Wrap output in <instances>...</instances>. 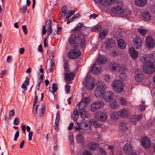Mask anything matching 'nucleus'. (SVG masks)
<instances>
[{
	"mask_svg": "<svg viewBox=\"0 0 155 155\" xmlns=\"http://www.w3.org/2000/svg\"><path fill=\"white\" fill-rule=\"evenodd\" d=\"M97 143L94 142H91L88 144V148L91 150H95L97 147Z\"/></svg>",
	"mask_w": 155,
	"mask_h": 155,
	"instance_id": "obj_27",
	"label": "nucleus"
},
{
	"mask_svg": "<svg viewBox=\"0 0 155 155\" xmlns=\"http://www.w3.org/2000/svg\"><path fill=\"white\" fill-rule=\"evenodd\" d=\"M105 44L106 48L109 50L110 48L114 46V42L112 39L108 38L106 41Z\"/></svg>",
	"mask_w": 155,
	"mask_h": 155,
	"instance_id": "obj_18",
	"label": "nucleus"
},
{
	"mask_svg": "<svg viewBox=\"0 0 155 155\" xmlns=\"http://www.w3.org/2000/svg\"><path fill=\"white\" fill-rule=\"evenodd\" d=\"M69 64L68 61H65L64 63V71L66 72H69Z\"/></svg>",
	"mask_w": 155,
	"mask_h": 155,
	"instance_id": "obj_40",
	"label": "nucleus"
},
{
	"mask_svg": "<svg viewBox=\"0 0 155 155\" xmlns=\"http://www.w3.org/2000/svg\"><path fill=\"white\" fill-rule=\"evenodd\" d=\"M84 27L83 23H79L78 24L77 27H75L73 31V34H81L80 32L81 30V28Z\"/></svg>",
	"mask_w": 155,
	"mask_h": 155,
	"instance_id": "obj_16",
	"label": "nucleus"
},
{
	"mask_svg": "<svg viewBox=\"0 0 155 155\" xmlns=\"http://www.w3.org/2000/svg\"><path fill=\"white\" fill-rule=\"evenodd\" d=\"M142 117L141 115H135L132 116L131 118L130 121L132 124L134 125H135L137 122Z\"/></svg>",
	"mask_w": 155,
	"mask_h": 155,
	"instance_id": "obj_21",
	"label": "nucleus"
},
{
	"mask_svg": "<svg viewBox=\"0 0 155 155\" xmlns=\"http://www.w3.org/2000/svg\"><path fill=\"white\" fill-rule=\"evenodd\" d=\"M147 0H135V5L139 6H143L147 3Z\"/></svg>",
	"mask_w": 155,
	"mask_h": 155,
	"instance_id": "obj_23",
	"label": "nucleus"
},
{
	"mask_svg": "<svg viewBox=\"0 0 155 155\" xmlns=\"http://www.w3.org/2000/svg\"><path fill=\"white\" fill-rule=\"evenodd\" d=\"M45 105L42 104L41 108L39 110V115L40 117L44 116L45 112Z\"/></svg>",
	"mask_w": 155,
	"mask_h": 155,
	"instance_id": "obj_34",
	"label": "nucleus"
},
{
	"mask_svg": "<svg viewBox=\"0 0 155 155\" xmlns=\"http://www.w3.org/2000/svg\"><path fill=\"white\" fill-rule=\"evenodd\" d=\"M27 10V7L26 5H22L20 8V10L21 13H25Z\"/></svg>",
	"mask_w": 155,
	"mask_h": 155,
	"instance_id": "obj_48",
	"label": "nucleus"
},
{
	"mask_svg": "<svg viewBox=\"0 0 155 155\" xmlns=\"http://www.w3.org/2000/svg\"><path fill=\"white\" fill-rule=\"evenodd\" d=\"M20 123V120L18 118H16L14 120V124L15 125H18Z\"/></svg>",
	"mask_w": 155,
	"mask_h": 155,
	"instance_id": "obj_56",
	"label": "nucleus"
},
{
	"mask_svg": "<svg viewBox=\"0 0 155 155\" xmlns=\"http://www.w3.org/2000/svg\"><path fill=\"white\" fill-rule=\"evenodd\" d=\"M74 125V124L73 123H70L68 127V129L70 130H72L73 127Z\"/></svg>",
	"mask_w": 155,
	"mask_h": 155,
	"instance_id": "obj_63",
	"label": "nucleus"
},
{
	"mask_svg": "<svg viewBox=\"0 0 155 155\" xmlns=\"http://www.w3.org/2000/svg\"><path fill=\"white\" fill-rule=\"evenodd\" d=\"M47 31L48 35H49L51 33L52 31L51 26L50 25L49 26H48Z\"/></svg>",
	"mask_w": 155,
	"mask_h": 155,
	"instance_id": "obj_54",
	"label": "nucleus"
},
{
	"mask_svg": "<svg viewBox=\"0 0 155 155\" xmlns=\"http://www.w3.org/2000/svg\"><path fill=\"white\" fill-rule=\"evenodd\" d=\"M104 96V99L107 102L111 101L113 99L114 95L112 91H107L105 92Z\"/></svg>",
	"mask_w": 155,
	"mask_h": 155,
	"instance_id": "obj_8",
	"label": "nucleus"
},
{
	"mask_svg": "<svg viewBox=\"0 0 155 155\" xmlns=\"http://www.w3.org/2000/svg\"><path fill=\"white\" fill-rule=\"evenodd\" d=\"M131 13V11L130 10L124 11V10L121 16H123L124 17L129 18L130 16Z\"/></svg>",
	"mask_w": 155,
	"mask_h": 155,
	"instance_id": "obj_33",
	"label": "nucleus"
},
{
	"mask_svg": "<svg viewBox=\"0 0 155 155\" xmlns=\"http://www.w3.org/2000/svg\"><path fill=\"white\" fill-rule=\"evenodd\" d=\"M76 139L77 141L79 143H82L83 141V136L80 134L77 135Z\"/></svg>",
	"mask_w": 155,
	"mask_h": 155,
	"instance_id": "obj_41",
	"label": "nucleus"
},
{
	"mask_svg": "<svg viewBox=\"0 0 155 155\" xmlns=\"http://www.w3.org/2000/svg\"><path fill=\"white\" fill-rule=\"evenodd\" d=\"M123 150L125 153L129 154L132 153L133 149L130 144L126 143L123 147Z\"/></svg>",
	"mask_w": 155,
	"mask_h": 155,
	"instance_id": "obj_19",
	"label": "nucleus"
},
{
	"mask_svg": "<svg viewBox=\"0 0 155 155\" xmlns=\"http://www.w3.org/2000/svg\"><path fill=\"white\" fill-rule=\"evenodd\" d=\"M23 30V31L25 35H26L28 33V30L26 28L25 26L24 25L22 27Z\"/></svg>",
	"mask_w": 155,
	"mask_h": 155,
	"instance_id": "obj_60",
	"label": "nucleus"
},
{
	"mask_svg": "<svg viewBox=\"0 0 155 155\" xmlns=\"http://www.w3.org/2000/svg\"><path fill=\"white\" fill-rule=\"evenodd\" d=\"M105 84L103 81H99L97 82L96 89L94 91V94L96 97L103 96L105 91Z\"/></svg>",
	"mask_w": 155,
	"mask_h": 155,
	"instance_id": "obj_2",
	"label": "nucleus"
},
{
	"mask_svg": "<svg viewBox=\"0 0 155 155\" xmlns=\"http://www.w3.org/2000/svg\"><path fill=\"white\" fill-rule=\"evenodd\" d=\"M50 62V67L48 71L49 72H51L53 71L54 68V61L52 59H51Z\"/></svg>",
	"mask_w": 155,
	"mask_h": 155,
	"instance_id": "obj_31",
	"label": "nucleus"
},
{
	"mask_svg": "<svg viewBox=\"0 0 155 155\" xmlns=\"http://www.w3.org/2000/svg\"><path fill=\"white\" fill-rule=\"evenodd\" d=\"M117 44L119 48L124 49L125 48L126 44L124 41L121 39H120L117 41Z\"/></svg>",
	"mask_w": 155,
	"mask_h": 155,
	"instance_id": "obj_24",
	"label": "nucleus"
},
{
	"mask_svg": "<svg viewBox=\"0 0 155 155\" xmlns=\"http://www.w3.org/2000/svg\"><path fill=\"white\" fill-rule=\"evenodd\" d=\"M120 68V64L114 61L111 62L109 65V68L110 69L113 71L119 70Z\"/></svg>",
	"mask_w": 155,
	"mask_h": 155,
	"instance_id": "obj_12",
	"label": "nucleus"
},
{
	"mask_svg": "<svg viewBox=\"0 0 155 155\" xmlns=\"http://www.w3.org/2000/svg\"><path fill=\"white\" fill-rule=\"evenodd\" d=\"M108 32L107 30H104L103 31L100 32L99 34V38L101 40L103 39L106 35L108 33Z\"/></svg>",
	"mask_w": 155,
	"mask_h": 155,
	"instance_id": "obj_32",
	"label": "nucleus"
},
{
	"mask_svg": "<svg viewBox=\"0 0 155 155\" xmlns=\"http://www.w3.org/2000/svg\"><path fill=\"white\" fill-rule=\"evenodd\" d=\"M117 0H94L95 3H98L100 7L103 6L112 5L115 3Z\"/></svg>",
	"mask_w": 155,
	"mask_h": 155,
	"instance_id": "obj_6",
	"label": "nucleus"
},
{
	"mask_svg": "<svg viewBox=\"0 0 155 155\" xmlns=\"http://www.w3.org/2000/svg\"><path fill=\"white\" fill-rule=\"evenodd\" d=\"M101 71V66L99 64H96L92 68L91 72L93 74H98Z\"/></svg>",
	"mask_w": 155,
	"mask_h": 155,
	"instance_id": "obj_15",
	"label": "nucleus"
},
{
	"mask_svg": "<svg viewBox=\"0 0 155 155\" xmlns=\"http://www.w3.org/2000/svg\"><path fill=\"white\" fill-rule=\"evenodd\" d=\"M79 113L81 117L84 119L88 118L89 116L88 112L85 109L79 110Z\"/></svg>",
	"mask_w": 155,
	"mask_h": 155,
	"instance_id": "obj_20",
	"label": "nucleus"
},
{
	"mask_svg": "<svg viewBox=\"0 0 155 155\" xmlns=\"http://www.w3.org/2000/svg\"><path fill=\"white\" fill-rule=\"evenodd\" d=\"M12 61V57L10 56H9L8 57L7 59V62L8 63H10Z\"/></svg>",
	"mask_w": 155,
	"mask_h": 155,
	"instance_id": "obj_59",
	"label": "nucleus"
},
{
	"mask_svg": "<svg viewBox=\"0 0 155 155\" xmlns=\"http://www.w3.org/2000/svg\"><path fill=\"white\" fill-rule=\"evenodd\" d=\"M70 86L67 84L65 85V89L66 92L67 93H69L70 92Z\"/></svg>",
	"mask_w": 155,
	"mask_h": 155,
	"instance_id": "obj_52",
	"label": "nucleus"
},
{
	"mask_svg": "<svg viewBox=\"0 0 155 155\" xmlns=\"http://www.w3.org/2000/svg\"><path fill=\"white\" fill-rule=\"evenodd\" d=\"M112 11L114 14H121V15L124 11L123 9L121 6H117L113 7L112 8Z\"/></svg>",
	"mask_w": 155,
	"mask_h": 155,
	"instance_id": "obj_11",
	"label": "nucleus"
},
{
	"mask_svg": "<svg viewBox=\"0 0 155 155\" xmlns=\"http://www.w3.org/2000/svg\"><path fill=\"white\" fill-rule=\"evenodd\" d=\"M52 88L53 90V92L51 91V92L53 94H54V93L56 92L57 90V88L56 87V84L55 83L53 84Z\"/></svg>",
	"mask_w": 155,
	"mask_h": 155,
	"instance_id": "obj_49",
	"label": "nucleus"
},
{
	"mask_svg": "<svg viewBox=\"0 0 155 155\" xmlns=\"http://www.w3.org/2000/svg\"><path fill=\"white\" fill-rule=\"evenodd\" d=\"M146 44L147 47L149 48H152L155 46V43L152 36H148L146 39Z\"/></svg>",
	"mask_w": 155,
	"mask_h": 155,
	"instance_id": "obj_9",
	"label": "nucleus"
},
{
	"mask_svg": "<svg viewBox=\"0 0 155 155\" xmlns=\"http://www.w3.org/2000/svg\"><path fill=\"white\" fill-rule=\"evenodd\" d=\"M83 155H92V154L89 150H86L83 152Z\"/></svg>",
	"mask_w": 155,
	"mask_h": 155,
	"instance_id": "obj_58",
	"label": "nucleus"
},
{
	"mask_svg": "<svg viewBox=\"0 0 155 155\" xmlns=\"http://www.w3.org/2000/svg\"><path fill=\"white\" fill-rule=\"evenodd\" d=\"M60 119V115L59 112L57 113L56 118L55 121V124H59V120Z\"/></svg>",
	"mask_w": 155,
	"mask_h": 155,
	"instance_id": "obj_47",
	"label": "nucleus"
},
{
	"mask_svg": "<svg viewBox=\"0 0 155 155\" xmlns=\"http://www.w3.org/2000/svg\"><path fill=\"white\" fill-rule=\"evenodd\" d=\"M141 143L143 146L146 148H149L151 145V143L149 139L145 137L142 138Z\"/></svg>",
	"mask_w": 155,
	"mask_h": 155,
	"instance_id": "obj_14",
	"label": "nucleus"
},
{
	"mask_svg": "<svg viewBox=\"0 0 155 155\" xmlns=\"http://www.w3.org/2000/svg\"><path fill=\"white\" fill-rule=\"evenodd\" d=\"M110 106L111 108L113 109H115L118 107L119 105L114 100L110 103Z\"/></svg>",
	"mask_w": 155,
	"mask_h": 155,
	"instance_id": "obj_35",
	"label": "nucleus"
},
{
	"mask_svg": "<svg viewBox=\"0 0 155 155\" xmlns=\"http://www.w3.org/2000/svg\"><path fill=\"white\" fill-rule=\"evenodd\" d=\"M86 88L88 90H90L92 89L94 86V84L93 82H90L86 84Z\"/></svg>",
	"mask_w": 155,
	"mask_h": 155,
	"instance_id": "obj_44",
	"label": "nucleus"
},
{
	"mask_svg": "<svg viewBox=\"0 0 155 155\" xmlns=\"http://www.w3.org/2000/svg\"><path fill=\"white\" fill-rule=\"evenodd\" d=\"M90 109L91 111L95 112L98 110V109L94 103H92L91 105Z\"/></svg>",
	"mask_w": 155,
	"mask_h": 155,
	"instance_id": "obj_43",
	"label": "nucleus"
},
{
	"mask_svg": "<svg viewBox=\"0 0 155 155\" xmlns=\"http://www.w3.org/2000/svg\"><path fill=\"white\" fill-rule=\"evenodd\" d=\"M127 76V75L126 73L123 72L121 73L119 76V79L120 80L122 81H125Z\"/></svg>",
	"mask_w": 155,
	"mask_h": 155,
	"instance_id": "obj_39",
	"label": "nucleus"
},
{
	"mask_svg": "<svg viewBox=\"0 0 155 155\" xmlns=\"http://www.w3.org/2000/svg\"><path fill=\"white\" fill-rule=\"evenodd\" d=\"M112 87L115 91L117 93H120L123 91L124 86L120 81L116 80L114 81Z\"/></svg>",
	"mask_w": 155,
	"mask_h": 155,
	"instance_id": "obj_3",
	"label": "nucleus"
},
{
	"mask_svg": "<svg viewBox=\"0 0 155 155\" xmlns=\"http://www.w3.org/2000/svg\"><path fill=\"white\" fill-rule=\"evenodd\" d=\"M38 100V96H35L34 97V100L33 102V106H35L37 103V101Z\"/></svg>",
	"mask_w": 155,
	"mask_h": 155,
	"instance_id": "obj_61",
	"label": "nucleus"
},
{
	"mask_svg": "<svg viewBox=\"0 0 155 155\" xmlns=\"http://www.w3.org/2000/svg\"><path fill=\"white\" fill-rule=\"evenodd\" d=\"M75 12V11L74 10L73 11L69 10L65 18L67 20L70 17L74 14Z\"/></svg>",
	"mask_w": 155,
	"mask_h": 155,
	"instance_id": "obj_42",
	"label": "nucleus"
},
{
	"mask_svg": "<svg viewBox=\"0 0 155 155\" xmlns=\"http://www.w3.org/2000/svg\"><path fill=\"white\" fill-rule=\"evenodd\" d=\"M113 38L117 39L121 37L120 33L119 31L114 32L113 35Z\"/></svg>",
	"mask_w": 155,
	"mask_h": 155,
	"instance_id": "obj_45",
	"label": "nucleus"
},
{
	"mask_svg": "<svg viewBox=\"0 0 155 155\" xmlns=\"http://www.w3.org/2000/svg\"><path fill=\"white\" fill-rule=\"evenodd\" d=\"M104 78L106 81L109 82L110 81V77L109 75H105L104 76Z\"/></svg>",
	"mask_w": 155,
	"mask_h": 155,
	"instance_id": "obj_55",
	"label": "nucleus"
},
{
	"mask_svg": "<svg viewBox=\"0 0 155 155\" xmlns=\"http://www.w3.org/2000/svg\"><path fill=\"white\" fill-rule=\"evenodd\" d=\"M79 114L78 113V110L75 109L72 115V119L74 121H76L78 118Z\"/></svg>",
	"mask_w": 155,
	"mask_h": 155,
	"instance_id": "obj_30",
	"label": "nucleus"
},
{
	"mask_svg": "<svg viewBox=\"0 0 155 155\" xmlns=\"http://www.w3.org/2000/svg\"><path fill=\"white\" fill-rule=\"evenodd\" d=\"M81 126L82 128L84 130H86L90 127L91 124L89 120H85L84 119L80 123Z\"/></svg>",
	"mask_w": 155,
	"mask_h": 155,
	"instance_id": "obj_13",
	"label": "nucleus"
},
{
	"mask_svg": "<svg viewBox=\"0 0 155 155\" xmlns=\"http://www.w3.org/2000/svg\"><path fill=\"white\" fill-rule=\"evenodd\" d=\"M133 44L135 48H140L142 44L141 38L139 36H137L133 40Z\"/></svg>",
	"mask_w": 155,
	"mask_h": 155,
	"instance_id": "obj_10",
	"label": "nucleus"
},
{
	"mask_svg": "<svg viewBox=\"0 0 155 155\" xmlns=\"http://www.w3.org/2000/svg\"><path fill=\"white\" fill-rule=\"evenodd\" d=\"M143 20L145 21H147L150 20L151 18V15L149 14V13L147 11H145L143 12Z\"/></svg>",
	"mask_w": 155,
	"mask_h": 155,
	"instance_id": "obj_26",
	"label": "nucleus"
},
{
	"mask_svg": "<svg viewBox=\"0 0 155 155\" xmlns=\"http://www.w3.org/2000/svg\"><path fill=\"white\" fill-rule=\"evenodd\" d=\"M98 64H104L106 63L107 61L106 58L104 56H101L97 59Z\"/></svg>",
	"mask_w": 155,
	"mask_h": 155,
	"instance_id": "obj_28",
	"label": "nucleus"
},
{
	"mask_svg": "<svg viewBox=\"0 0 155 155\" xmlns=\"http://www.w3.org/2000/svg\"><path fill=\"white\" fill-rule=\"evenodd\" d=\"M101 27L100 25H97L94 26L92 29L91 31L93 32H98L101 31Z\"/></svg>",
	"mask_w": 155,
	"mask_h": 155,
	"instance_id": "obj_38",
	"label": "nucleus"
},
{
	"mask_svg": "<svg viewBox=\"0 0 155 155\" xmlns=\"http://www.w3.org/2000/svg\"><path fill=\"white\" fill-rule=\"evenodd\" d=\"M134 78L138 82L142 81L144 78V75L142 71L140 69L137 70L134 72Z\"/></svg>",
	"mask_w": 155,
	"mask_h": 155,
	"instance_id": "obj_7",
	"label": "nucleus"
},
{
	"mask_svg": "<svg viewBox=\"0 0 155 155\" xmlns=\"http://www.w3.org/2000/svg\"><path fill=\"white\" fill-rule=\"evenodd\" d=\"M120 103L123 105H125L127 103V101L121 97L120 98Z\"/></svg>",
	"mask_w": 155,
	"mask_h": 155,
	"instance_id": "obj_53",
	"label": "nucleus"
},
{
	"mask_svg": "<svg viewBox=\"0 0 155 155\" xmlns=\"http://www.w3.org/2000/svg\"><path fill=\"white\" fill-rule=\"evenodd\" d=\"M78 125H79V127L75 126L74 127V128L75 129V130L76 131H78V132L80 131V130L82 129V127L81 126V124L79 123H77Z\"/></svg>",
	"mask_w": 155,
	"mask_h": 155,
	"instance_id": "obj_51",
	"label": "nucleus"
},
{
	"mask_svg": "<svg viewBox=\"0 0 155 155\" xmlns=\"http://www.w3.org/2000/svg\"><path fill=\"white\" fill-rule=\"evenodd\" d=\"M71 35L69 38V42L70 44L74 45V46H78L84 50L85 45V38L84 35L82 34H73Z\"/></svg>",
	"mask_w": 155,
	"mask_h": 155,
	"instance_id": "obj_1",
	"label": "nucleus"
},
{
	"mask_svg": "<svg viewBox=\"0 0 155 155\" xmlns=\"http://www.w3.org/2000/svg\"><path fill=\"white\" fill-rule=\"evenodd\" d=\"M19 136V131L18 130H17L14 136V141H16L18 138Z\"/></svg>",
	"mask_w": 155,
	"mask_h": 155,
	"instance_id": "obj_50",
	"label": "nucleus"
},
{
	"mask_svg": "<svg viewBox=\"0 0 155 155\" xmlns=\"http://www.w3.org/2000/svg\"><path fill=\"white\" fill-rule=\"evenodd\" d=\"M119 112H118L112 111L110 113V117L112 119L116 120L119 117Z\"/></svg>",
	"mask_w": 155,
	"mask_h": 155,
	"instance_id": "obj_29",
	"label": "nucleus"
},
{
	"mask_svg": "<svg viewBox=\"0 0 155 155\" xmlns=\"http://www.w3.org/2000/svg\"><path fill=\"white\" fill-rule=\"evenodd\" d=\"M68 57L71 59H75L78 58L81 55L80 50L77 49L71 50L68 54Z\"/></svg>",
	"mask_w": 155,
	"mask_h": 155,
	"instance_id": "obj_4",
	"label": "nucleus"
},
{
	"mask_svg": "<svg viewBox=\"0 0 155 155\" xmlns=\"http://www.w3.org/2000/svg\"><path fill=\"white\" fill-rule=\"evenodd\" d=\"M89 98L88 97H85L81 101H83L84 103H86V105H87V104L89 102Z\"/></svg>",
	"mask_w": 155,
	"mask_h": 155,
	"instance_id": "obj_57",
	"label": "nucleus"
},
{
	"mask_svg": "<svg viewBox=\"0 0 155 155\" xmlns=\"http://www.w3.org/2000/svg\"><path fill=\"white\" fill-rule=\"evenodd\" d=\"M51 23L52 22L50 19H48L46 21V25H48V26L50 25L51 26Z\"/></svg>",
	"mask_w": 155,
	"mask_h": 155,
	"instance_id": "obj_62",
	"label": "nucleus"
},
{
	"mask_svg": "<svg viewBox=\"0 0 155 155\" xmlns=\"http://www.w3.org/2000/svg\"><path fill=\"white\" fill-rule=\"evenodd\" d=\"M94 103L96 105L98 109L102 108L104 104V103L101 101H98Z\"/></svg>",
	"mask_w": 155,
	"mask_h": 155,
	"instance_id": "obj_36",
	"label": "nucleus"
},
{
	"mask_svg": "<svg viewBox=\"0 0 155 155\" xmlns=\"http://www.w3.org/2000/svg\"><path fill=\"white\" fill-rule=\"evenodd\" d=\"M129 53L132 58L133 59H136L138 56V52L133 48H131L129 49Z\"/></svg>",
	"mask_w": 155,
	"mask_h": 155,
	"instance_id": "obj_17",
	"label": "nucleus"
},
{
	"mask_svg": "<svg viewBox=\"0 0 155 155\" xmlns=\"http://www.w3.org/2000/svg\"><path fill=\"white\" fill-rule=\"evenodd\" d=\"M75 74L73 72L66 73L65 74V78L66 79L69 81L72 80L74 78Z\"/></svg>",
	"mask_w": 155,
	"mask_h": 155,
	"instance_id": "obj_25",
	"label": "nucleus"
},
{
	"mask_svg": "<svg viewBox=\"0 0 155 155\" xmlns=\"http://www.w3.org/2000/svg\"><path fill=\"white\" fill-rule=\"evenodd\" d=\"M139 33L142 36L144 35L147 32V31L144 29L140 28L137 30Z\"/></svg>",
	"mask_w": 155,
	"mask_h": 155,
	"instance_id": "obj_46",
	"label": "nucleus"
},
{
	"mask_svg": "<svg viewBox=\"0 0 155 155\" xmlns=\"http://www.w3.org/2000/svg\"><path fill=\"white\" fill-rule=\"evenodd\" d=\"M87 105L86 103H84L83 101H81L78 104V107L79 110H84V108L86 107Z\"/></svg>",
	"mask_w": 155,
	"mask_h": 155,
	"instance_id": "obj_37",
	"label": "nucleus"
},
{
	"mask_svg": "<svg viewBox=\"0 0 155 155\" xmlns=\"http://www.w3.org/2000/svg\"><path fill=\"white\" fill-rule=\"evenodd\" d=\"M94 117L97 120L101 121H105L107 118L106 114L100 111H98L95 113Z\"/></svg>",
	"mask_w": 155,
	"mask_h": 155,
	"instance_id": "obj_5",
	"label": "nucleus"
},
{
	"mask_svg": "<svg viewBox=\"0 0 155 155\" xmlns=\"http://www.w3.org/2000/svg\"><path fill=\"white\" fill-rule=\"evenodd\" d=\"M120 116L122 118L127 117L129 115V113L126 109L123 108L120 110Z\"/></svg>",
	"mask_w": 155,
	"mask_h": 155,
	"instance_id": "obj_22",
	"label": "nucleus"
},
{
	"mask_svg": "<svg viewBox=\"0 0 155 155\" xmlns=\"http://www.w3.org/2000/svg\"><path fill=\"white\" fill-rule=\"evenodd\" d=\"M15 114V112L14 110L12 109L9 111V115L10 116H12L14 115Z\"/></svg>",
	"mask_w": 155,
	"mask_h": 155,
	"instance_id": "obj_64",
	"label": "nucleus"
}]
</instances>
